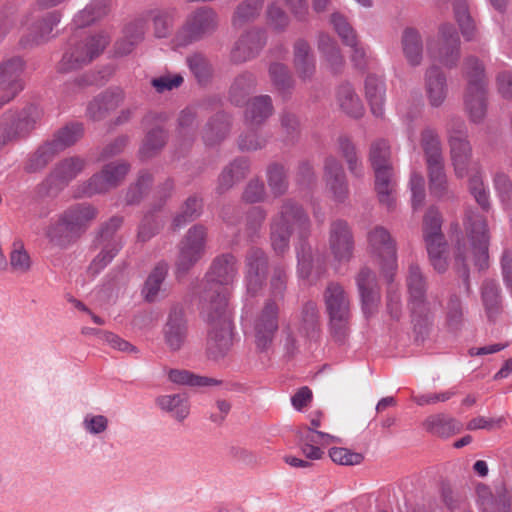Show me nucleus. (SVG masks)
Returning <instances> with one entry per match:
<instances>
[{"label": "nucleus", "instance_id": "nucleus-17", "mask_svg": "<svg viewBox=\"0 0 512 512\" xmlns=\"http://www.w3.org/2000/svg\"><path fill=\"white\" fill-rule=\"evenodd\" d=\"M130 170V165L124 161L108 163L100 173L93 175L88 182L79 187V197H91L95 194L105 193L118 186Z\"/></svg>", "mask_w": 512, "mask_h": 512}, {"label": "nucleus", "instance_id": "nucleus-62", "mask_svg": "<svg viewBox=\"0 0 512 512\" xmlns=\"http://www.w3.org/2000/svg\"><path fill=\"white\" fill-rule=\"evenodd\" d=\"M81 425L88 435L99 437L108 430L109 419L102 414L86 413Z\"/></svg>", "mask_w": 512, "mask_h": 512}, {"label": "nucleus", "instance_id": "nucleus-7", "mask_svg": "<svg viewBox=\"0 0 512 512\" xmlns=\"http://www.w3.org/2000/svg\"><path fill=\"white\" fill-rule=\"evenodd\" d=\"M110 41L106 32H99L84 39L72 37L59 64L63 72L76 70L98 57Z\"/></svg>", "mask_w": 512, "mask_h": 512}, {"label": "nucleus", "instance_id": "nucleus-33", "mask_svg": "<svg viewBox=\"0 0 512 512\" xmlns=\"http://www.w3.org/2000/svg\"><path fill=\"white\" fill-rule=\"evenodd\" d=\"M317 48L323 63L329 70L337 73L343 68L345 60L333 37L327 33H320L317 38Z\"/></svg>", "mask_w": 512, "mask_h": 512}, {"label": "nucleus", "instance_id": "nucleus-36", "mask_svg": "<svg viewBox=\"0 0 512 512\" xmlns=\"http://www.w3.org/2000/svg\"><path fill=\"white\" fill-rule=\"evenodd\" d=\"M422 426L427 432L442 438L450 437L462 430V424L460 422L444 414L428 416L423 421Z\"/></svg>", "mask_w": 512, "mask_h": 512}, {"label": "nucleus", "instance_id": "nucleus-44", "mask_svg": "<svg viewBox=\"0 0 512 512\" xmlns=\"http://www.w3.org/2000/svg\"><path fill=\"white\" fill-rule=\"evenodd\" d=\"M264 0H244L236 7L232 24L234 27H242L256 19L263 7Z\"/></svg>", "mask_w": 512, "mask_h": 512}, {"label": "nucleus", "instance_id": "nucleus-37", "mask_svg": "<svg viewBox=\"0 0 512 512\" xmlns=\"http://www.w3.org/2000/svg\"><path fill=\"white\" fill-rule=\"evenodd\" d=\"M273 113L272 99L268 95H260L251 99L245 111V120L251 125H261Z\"/></svg>", "mask_w": 512, "mask_h": 512}, {"label": "nucleus", "instance_id": "nucleus-56", "mask_svg": "<svg viewBox=\"0 0 512 512\" xmlns=\"http://www.w3.org/2000/svg\"><path fill=\"white\" fill-rule=\"evenodd\" d=\"M429 173L430 192L436 197H442L447 190V177L444 162L427 165Z\"/></svg>", "mask_w": 512, "mask_h": 512}, {"label": "nucleus", "instance_id": "nucleus-28", "mask_svg": "<svg viewBox=\"0 0 512 512\" xmlns=\"http://www.w3.org/2000/svg\"><path fill=\"white\" fill-rule=\"evenodd\" d=\"M424 88L431 107L443 105L448 95V84L444 72L435 65L430 66L424 75Z\"/></svg>", "mask_w": 512, "mask_h": 512}, {"label": "nucleus", "instance_id": "nucleus-42", "mask_svg": "<svg viewBox=\"0 0 512 512\" xmlns=\"http://www.w3.org/2000/svg\"><path fill=\"white\" fill-rule=\"evenodd\" d=\"M168 266L166 263H159L151 271L142 288V295L148 302L157 299L161 286L167 276Z\"/></svg>", "mask_w": 512, "mask_h": 512}, {"label": "nucleus", "instance_id": "nucleus-13", "mask_svg": "<svg viewBox=\"0 0 512 512\" xmlns=\"http://www.w3.org/2000/svg\"><path fill=\"white\" fill-rule=\"evenodd\" d=\"M97 216V210L89 203H78L67 208L60 216L56 226H51L47 237L56 241L62 233L77 234L86 230Z\"/></svg>", "mask_w": 512, "mask_h": 512}, {"label": "nucleus", "instance_id": "nucleus-32", "mask_svg": "<svg viewBox=\"0 0 512 512\" xmlns=\"http://www.w3.org/2000/svg\"><path fill=\"white\" fill-rule=\"evenodd\" d=\"M365 96L375 117H383L386 99V85L381 76L368 75L364 83Z\"/></svg>", "mask_w": 512, "mask_h": 512}, {"label": "nucleus", "instance_id": "nucleus-64", "mask_svg": "<svg viewBox=\"0 0 512 512\" xmlns=\"http://www.w3.org/2000/svg\"><path fill=\"white\" fill-rule=\"evenodd\" d=\"M189 69L199 83H205L209 80L212 69L207 58L202 54H193L187 58Z\"/></svg>", "mask_w": 512, "mask_h": 512}, {"label": "nucleus", "instance_id": "nucleus-38", "mask_svg": "<svg viewBox=\"0 0 512 512\" xmlns=\"http://www.w3.org/2000/svg\"><path fill=\"white\" fill-rule=\"evenodd\" d=\"M294 64L303 80L310 79L314 74L315 59L306 40L299 39L296 41L294 45Z\"/></svg>", "mask_w": 512, "mask_h": 512}, {"label": "nucleus", "instance_id": "nucleus-23", "mask_svg": "<svg viewBox=\"0 0 512 512\" xmlns=\"http://www.w3.org/2000/svg\"><path fill=\"white\" fill-rule=\"evenodd\" d=\"M31 19L33 23L29 34L21 41L24 46H34L47 42L51 38L53 29L60 23L62 13L59 10H52L40 16L33 9Z\"/></svg>", "mask_w": 512, "mask_h": 512}, {"label": "nucleus", "instance_id": "nucleus-54", "mask_svg": "<svg viewBox=\"0 0 512 512\" xmlns=\"http://www.w3.org/2000/svg\"><path fill=\"white\" fill-rule=\"evenodd\" d=\"M453 10L463 37L467 41L473 40L475 36V24L468 12L466 1L455 0Z\"/></svg>", "mask_w": 512, "mask_h": 512}, {"label": "nucleus", "instance_id": "nucleus-2", "mask_svg": "<svg viewBox=\"0 0 512 512\" xmlns=\"http://www.w3.org/2000/svg\"><path fill=\"white\" fill-rule=\"evenodd\" d=\"M220 299L214 302L203 303L202 310L209 325L207 338V352L211 358L218 359L225 356L233 346V324L231 313L227 305V293L219 294Z\"/></svg>", "mask_w": 512, "mask_h": 512}, {"label": "nucleus", "instance_id": "nucleus-11", "mask_svg": "<svg viewBox=\"0 0 512 512\" xmlns=\"http://www.w3.org/2000/svg\"><path fill=\"white\" fill-rule=\"evenodd\" d=\"M237 274V260L233 255L224 254L215 258L206 276L210 287L205 291L204 303L213 301L214 306H216L220 299L219 294H222V292H226L228 298V286L233 284Z\"/></svg>", "mask_w": 512, "mask_h": 512}, {"label": "nucleus", "instance_id": "nucleus-3", "mask_svg": "<svg viewBox=\"0 0 512 512\" xmlns=\"http://www.w3.org/2000/svg\"><path fill=\"white\" fill-rule=\"evenodd\" d=\"M309 229L310 221L303 208L292 200L285 201L270 224L273 250L277 254H283L289 248L290 236L294 230H299L301 235H305Z\"/></svg>", "mask_w": 512, "mask_h": 512}, {"label": "nucleus", "instance_id": "nucleus-39", "mask_svg": "<svg viewBox=\"0 0 512 512\" xmlns=\"http://www.w3.org/2000/svg\"><path fill=\"white\" fill-rule=\"evenodd\" d=\"M401 42L407 62L411 66H419L423 59V42L420 33L414 28H406Z\"/></svg>", "mask_w": 512, "mask_h": 512}, {"label": "nucleus", "instance_id": "nucleus-46", "mask_svg": "<svg viewBox=\"0 0 512 512\" xmlns=\"http://www.w3.org/2000/svg\"><path fill=\"white\" fill-rule=\"evenodd\" d=\"M61 151L53 140L45 142L30 156L27 169L37 171L44 168Z\"/></svg>", "mask_w": 512, "mask_h": 512}, {"label": "nucleus", "instance_id": "nucleus-49", "mask_svg": "<svg viewBox=\"0 0 512 512\" xmlns=\"http://www.w3.org/2000/svg\"><path fill=\"white\" fill-rule=\"evenodd\" d=\"M167 135L165 131L156 126L150 129L143 141L142 146L139 150V155L142 159H148L158 153L166 144Z\"/></svg>", "mask_w": 512, "mask_h": 512}, {"label": "nucleus", "instance_id": "nucleus-50", "mask_svg": "<svg viewBox=\"0 0 512 512\" xmlns=\"http://www.w3.org/2000/svg\"><path fill=\"white\" fill-rule=\"evenodd\" d=\"M300 332L310 340L319 338L318 309L313 302H308L303 307Z\"/></svg>", "mask_w": 512, "mask_h": 512}, {"label": "nucleus", "instance_id": "nucleus-60", "mask_svg": "<svg viewBox=\"0 0 512 512\" xmlns=\"http://www.w3.org/2000/svg\"><path fill=\"white\" fill-rule=\"evenodd\" d=\"M482 301L487 313V316L492 319L499 310V288L498 285L492 280H486L482 286Z\"/></svg>", "mask_w": 512, "mask_h": 512}, {"label": "nucleus", "instance_id": "nucleus-10", "mask_svg": "<svg viewBox=\"0 0 512 512\" xmlns=\"http://www.w3.org/2000/svg\"><path fill=\"white\" fill-rule=\"evenodd\" d=\"M324 303L330 318L331 331L338 341L345 338L350 319V300L343 286L330 282L324 291Z\"/></svg>", "mask_w": 512, "mask_h": 512}, {"label": "nucleus", "instance_id": "nucleus-55", "mask_svg": "<svg viewBox=\"0 0 512 512\" xmlns=\"http://www.w3.org/2000/svg\"><path fill=\"white\" fill-rule=\"evenodd\" d=\"M267 182L271 193L278 197L288 189L286 170L283 165L273 163L267 168Z\"/></svg>", "mask_w": 512, "mask_h": 512}, {"label": "nucleus", "instance_id": "nucleus-30", "mask_svg": "<svg viewBox=\"0 0 512 512\" xmlns=\"http://www.w3.org/2000/svg\"><path fill=\"white\" fill-rule=\"evenodd\" d=\"M186 336L187 326L183 310L179 307H174L169 312L168 320L164 327L166 344L170 349L178 350L185 342Z\"/></svg>", "mask_w": 512, "mask_h": 512}, {"label": "nucleus", "instance_id": "nucleus-57", "mask_svg": "<svg viewBox=\"0 0 512 512\" xmlns=\"http://www.w3.org/2000/svg\"><path fill=\"white\" fill-rule=\"evenodd\" d=\"M338 149L345 158L349 171L360 177L362 175V164L359 162L354 144L346 136L338 138Z\"/></svg>", "mask_w": 512, "mask_h": 512}, {"label": "nucleus", "instance_id": "nucleus-61", "mask_svg": "<svg viewBox=\"0 0 512 512\" xmlns=\"http://www.w3.org/2000/svg\"><path fill=\"white\" fill-rule=\"evenodd\" d=\"M201 200L195 196L189 197L182 207V211L174 218L175 228H181L188 222L197 218L201 213Z\"/></svg>", "mask_w": 512, "mask_h": 512}, {"label": "nucleus", "instance_id": "nucleus-26", "mask_svg": "<svg viewBox=\"0 0 512 512\" xmlns=\"http://www.w3.org/2000/svg\"><path fill=\"white\" fill-rule=\"evenodd\" d=\"M323 177L332 199L339 203L344 202L348 196V184L343 167L334 156L325 158Z\"/></svg>", "mask_w": 512, "mask_h": 512}, {"label": "nucleus", "instance_id": "nucleus-48", "mask_svg": "<svg viewBox=\"0 0 512 512\" xmlns=\"http://www.w3.org/2000/svg\"><path fill=\"white\" fill-rule=\"evenodd\" d=\"M61 151L53 140L45 142L30 156L27 169L37 171L44 168Z\"/></svg>", "mask_w": 512, "mask_h": 512}, {"label": "nucleus", "instance_id": "nucleus-9", "mask_svg": "<svg viewBox=\"0 0 512 512\" xmlns=\"http://www.w3.org/2000/svg\"><path fill=\"white\" fill-rule=\"evenodd\" d=\"M218 23L219 17L213 8L199 7L187 16L183 26L177 32L176 44L187 46L205 38L217 29Z\"/></svg>", "mask_w": 512, "mask_h": 512}, {"label": "nucleus", "instance_id": "nucleus-41", "mask_svg": "<svg viewBox=\"0 0 512 512\" xmlns=\"http://www.w3.org/2000/svg\"><path fill=\"white\" fill-rule=\"evenodd\" d=\"M7 261L8 271L16 274H26L32 267L31 257L20 240L13 242Z\"/></svg>", "mask_w": 512, "mask_h": 512}, {"label": "nucleus", "instance_id": "nucleus-29", "mask_svg": "<svg viewBox=\"0 0 512 512\" xmlns=\"http://www.w3.org/2000/svg\"><path fill=\"white\" fill-rule=\"evenodd\" d=\"M264 32L253 30L242 35L231 51L234 62L240 63L253 58L265 44Z\"/></svg>", "mask_w": 512, "mask_h": 512}, {"label": "nucleus", "instance_id": "nucleus-8", "mask_svg": "<svg viewBox=\"0 0 512 512\" xmlns=\"http://www.w3.org/2000/svg\"><path fill=\"white\" fill-rule=\"evenodd\" d=\"M369 253L378 262L388 281H392L398 268L396 241L389 230L381 225L372 227L367 233Z\"/></svg>", "mask_w": 512, "mask_h": 512}, {"label": "nucleus", "instance_id": "nucleus-24", "mask_svg": "<svg viewBox=\"0 0 512 512\" xmlns=\"http://www.w3.org/2000/svg\"><path fill=\"white\" fill-rule=\"evenodd\" d=\"M23 68L24 62L20 57H13L0 65V92H4L0 97V106L10 101L23 89L21 80Z\"/></svg>", "mask_w": 512, "mask_h": 512}, {"label": "nucleus", "instance_id": "nucleus-22", "mask_svg": "<svg viewBox=\"0 0 512 512\" xmlns=\"http://www.w3.org/2000/svg\"><path fill=\"white\" fill-rule=\"evenodd\" d=\"M268 271V258L259 248H251L245 258V286L249 295L255 296L262 288Z\"/></svg>", "mask_w": 512, "mask_h": 512}, {"label": "nucleus", "instance_id": "nucleus-5", "mask_svg": "<svg viewBox=\"0 0 512 512\" xmlns=\"http://www.w3.org/2000/svg\"><path fill=\"white\" fill-rule=\"evenodd\" d=\"M463 73L467 79L465 109L474 123H480L486 115V76L484 65L474 56L464 60Z\"/></svg>", "mask_w": 512, "mask_h": 512}, {"label": "nucleus", "instance_id": "nucleus-58", "mask_svg": "<svg viewBox=\"0 0 512 512\" xmlns=\"http://www.w3.org/2000/svg\"><path fill=\"white\" fill-rule=\"evenodd\" d=\"M330 23L344 45H354L357 33L347 18L336 12L331 15Z\"/></svg>", "mask_w": 512, "mask_h": 512}, {"label": "nucleus", "instance_id": "nucleus-1", "mask_svg": "<svg viewBox=\"0 0 512 512\" xmlns=\"http://www.w3.org/2000/svg\"><path fill=\"white\" fill-rule=\"evenodd\" d=\"M450 157L455 176L459 179L468 177V188L476 202L488 209L489 190L483 180V171L477 161H472V147L467 140V132L461 120H453L448 128Z\"/></svg>", "mask_w": 512, "mask_h": 512}, {"label": "nucleus", "instance_id": "nucleus-53", "mask_svg": "<svg viewBox=\"0 0 512 512\" xmlns=\"http://www.w3.org/2000/svg\"><path fill=\"white\" fill-rule=\"evenodd\" d=\"M176 16L174 8L155 9L150 11V17L154 23V33L158 38H164L169 35L172 24Z\"/></svg>", "mask_w": 512, "mask_h": 512}, {"label": "nucleus", "instance_id": "nucleus-47", "mask_svg": "<svg viewBox=\"0 0 512 512\" xmlns=\"http://www.w3.org/2000/svg\"><path fill=\"white\" fill-rule=\"evenodd\" d=\"M61 151L53 140L45 142L30 156L27 169L37 171L44 168Z\"/></svg>", "mask_w": 512, "mask_h": 512}, {"label": "nucleus", "instance_id": "nucleus-63", "mask_svg": "<svg viewBox=\"0 0 512 512\" xmlns=\"http://www.w3.org/2000/svg\"><path fill=\"white\" fill-rule=\"evenodd\" d=\"M298 435L300 442H306L319 447L341 442L339 437L317 431L316 429H312L310 427L302 428Z\"/></svg>", "mask_w": 512, "mask_h": 512}, {"label": "nucleus", "instance_id": "nucleus-19", "mask_svg": "<svg viewBox=\"0 0 512 512\" xmlns=\"http://www.w3.org/2000/svg\"><path fill=\"white\" fill-rule=\"evenodd\" d=\"M207 231L201 225L191 227L179 245L177 269L187 272L205 254Z\"/></svg>", "mask_w": 512, "mask_h": 512}, {"label": "nucleus", "instance_id": "nucleus-21", "mask_svg": "<svg viewBox=\"0 0 512 512\" xmlns=\"http://www.w3.org/2000/svg\"><path fill=\"white\" fill-rule=\"evenodd\" d=\"M328 246L335 265L348 263L354 254V237L350 225L342 219L331 222Z\"/></svg>", "mask_w": 512, "mask_h": 512}, {"label": "nucleus", "instance_id": "nucleus-15", "mask_svg": "<svg viewBox=\"0 0 512 512\" xmlns=\"http://www.w3.org/2000/svg\"><path fill=\"white\" fill-rule=\"evenodd\" d=\"M122 224V219L112 217L101 227L97 237V246L101 248L98 255L92 260L89 271L92 274H98L102 271L117 255L123 246L122 238L116 235L117 230Z\"/></svg>", "mask_w": 512, "mask_h": 512}, {"label": "nucleus", "instance_id": "nucleus-43", "mask_svg": "<svg viewBox=\"0 0 512 512\" xmlns=\"http://www.w3.org/2000/svg\"><path fill=\"white\" fill-rule=\"evenodd\" d=\"M229 120L225 114H217L212 118L203 130V140L207 146L220 142L229 131Z\"/></svg>", "mask_w": 512, "mask_h": 512}, {"label": "nucleus", "instance_id": "nucleus-31", "mask_svg": "<svg viewBox=\"0 0 512 512\" xmlns=\"http://www.w3.org/2000/svg\"><path fill=\"white\" fill-rule=\"evenodd\" d=\"M157 407L178 422H183L190 413L189 396L185 392L168 393L155 399Z\"/></svg>", "mask_w": 512, "mask_h": 512}, {"label": "nucleus", "instance_id": "nucleus-16", "mask_svg": "<svg viewBox=\"0 0 512 512\" xmlns=\"http://www.w3.org/2000/svg\"><path fill=\"white\" fill-rule=\"evenodd\" d=\"M424 239L434 269L444 272L447 267L446 257L443 256L446 245L441 233V217L435 208H430L424 217Z\"/></svg>", "mask_w": 512, "mask_h": 512}, {"label": "nucleus", "instance_id": "nucleus-35", "mask_svg": "<svg viewBox=\"0 0 512 512\" xmlns=\"http://www.w3.org/2000/svg\"><path fill=\"white\" fill-rule=\"evenodd\" d=\"M86 161L79 156L67 157L59 161L50 174L51 181L66 185L75 179L85 168Z\"/></svg>", "mask_w": 512, "mask_h": 512}, {"label": "nucleus", "instance_id": "nucleus-59", "mask_svg": "<svg viewBox=\"0 0 512 512\" xmlns=\"http://www.w3.org/2000/svg\"><path fill=\"white\" fill-rule=\"evenodd\" d=\"M83 135V125L80 123H71L61 128L52 139L60 149L75 144Z\"/></svg>", "mask_w": 512, "mask_h": 512}, {"label": "nucleus", "instance_id": "nucleus-40", "mask_svg": "<svg viewBox=\"0 0 512 512\" xmlns=\"http://www.w3.org/2000/svg\"><path fill=\"white\" fill-rule=\"evenodd\" d=\"M147 22L144 19H137L126 26L124 30V38L116 43V53L126 55L130 53L134 46L143 40Z\"/></svg>", "mask_w": 512, "mask_h": 512}, {"label": "nucleus", "instance_id": "nucleus-25", "mask_svg": "<svg viewBox=\"0 0 512 512\" xmlns=\"http://www.w3.org/2000/svg\"><path fill=\"white\" fill-rule=\"evenodd\" d=\"M356 285L363 313L368 317L377 310L380 302V289L375 273L369 268H362L356 276Z\"/></svg>", "mask_w": 512, "mask_h": 512}, {"label": "nucleus", "instance_id": "nucleus-20", "mask_svg": "<svg viewBox=\"0 0 512 512\" xmlns=\"http://www.w3.org/2000/svg\"><path fill=\"white\" fill-rule=\"evenodd\" d=\"M409 305L414 321L427 320L432 313V306L425 298L426 281L417 264H410L407 274Z\"/></svg>", "mask_w": 512, "mask_h": 512}, {"label": "nucleus", "instance_id": "nucleus-51", "mask_svg": "<svg viewBox=\"0 0 512 512\" xmlns=\"http://www.w3.org/2000/svg\"><path fill=\"white\" fill-rule=\"evenodd\" d=\"M256 83L255 76L250 72H244L238 75L230 88V99L236 104L243 103L245 97L251 92Z\"/></svg>", "mask_w": 512, "mask_h": 512}, {"label": "nucleus", "instance_id": "nucleus-6", "mask_svg": "<svg viewBox=\"0 0 512 512\" xmlns=\"http://www.w3.org/2000/svg\"><path fill=\"white\" fill-rule=\"evenodd\" d=\"M390 146L385 140L374 142L369 160L375 173V188L381 204L388 209L394 206V172L390 162Z\"/></svg>", "mask_w": 512, "mask_h": 512}, {"label": "nucleus", "instance_id": "nucleus-14", "mask_svg": "<svg viewBox=\"0 0 512 512\" xmlns=\"http://www.w3.org/2000/svg\"><path fill=\"white\" fill-rule=\"evenodd\" d=\"M465 229L474 265L479 270L486 269L489 264V234L485 218L477 212H468L465 220Z\"/></svg>", "mask_w": 512, "mask_h": 512}, {"label": "nucleus", "instance_id": "nucleus-27", "mask_svg": "<svg viewBox=\"0 0 512 512\" xmlns=\"http://www.w3.org/2000/svg\"><path fill=\"white\" fill-rule=\"evenodd\" d=\"M125 93L120 87H111L89 102L87 116L94 121L107 117L124 101Z\"/></svg>", "mask_w": 512, "mask_h": 512}, {"label": "nucleus", "instance_id": "nucleus-12", "mask_svg": "<svg viewBox=\"0 0 512 512\" xmlns=\"http://www.w3.org/2000/svg\"><path fill=\"white\" fill-rule=\"evenodd\" d=\"M428 56L446 68L456 67L460 59V38L452 24L439 27L438 38L427 41Z\"/></svg>", "mask_w": 512, "mask_h": 512}, {"label": "nucleus", "instance_id": "nucleus-45", "mask_svg": "<svg viewBox=\"0 0 512 512\" xmlns=\"http://www.w3.org/2000/svg\"><path fill=\"white\" fill-rule=\"evenodd\" d=\"M421 144L426 156L427 165L444 162L441 142L435 130L431 128L423 130Z\"/></svg>", "mask_w": 512, "mask_h": 512}, {"label": "nucleus", "instance_id": "nucleus-4", "mask_svg": "<svg viewBox=\"0 0 512 512\" xmlns=\"http://www.w3.org/2000/svg\"><path fill=\"white\" fill-rule=\"evenodd\" d=\"M280 308L274 299H267L264 304L252 311L245 306L241 321L246 333L254 338L256 347L266 351L272 344L279 328Z\"/></svg>", "mask_w": 512, "mask_h": 512}, {"label": "nucleus", "instance_id": "nucleus-52", "mask_svg": "<svg viewBox=\"0 0 512 512\" xmlns=\"http://www.w3.org/2000/svg\"><path fill=\"white\" fill-rule=\"evenodd\" d=\"M493 187L503 208L512 212V181L508 174L497 171L493 175Z\"/></svg>", "mask_w": 512, "mask_h": 512}, {"label": "nucleus", "instance_id": "nucleus-34", "mask_svg": "<svg viewBox=\"0 0 512 512\" xmlns=\"http://www.w3.org/2000/svg\"><path fill=\"white\" fill-rule=\"evenodd\" d=\"M335 100L339 108L351 117L359 118L364 113V105L359 95L348 82L338 86L335 93Z\"/></svg>", "mask_w": 512, "mask_h": 512}, {"label": "nucleus", "instance_id": "nucleus-18", "mask_svg": "<svg viewBox=\"0 0 512 512\" xmlns=\"http://www.w3.org/2000/svg\"><path fill=\"white\" fill-rule=\"evenodd\" d=\"M42 115V110L36 105L28 106L17 115L4 114L0 118V149L15 137L30 131Z\"/></svg>", "mask_w": 512, "mask_h": 512}]
</instances>
